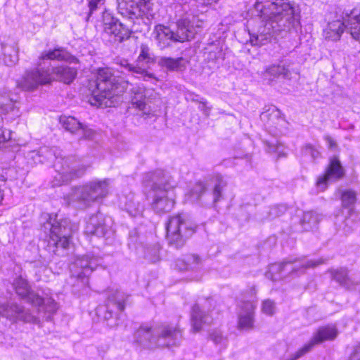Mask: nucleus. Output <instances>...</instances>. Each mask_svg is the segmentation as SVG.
<instances>
[{
  "label": "nucleus",
  "mask_w": 360,
  "mask_h": 360,
  "mask_svg": "<svg viewBox=\"0 0 360 360\" xmlns=\"http://www.w3.org/2000/svg\"><path fill=\"white\" fill-rule=\"evenodd\" d=\"M153 34L158 46L161 49L168 48L172 41L174 42L173 31L163 24H158L154 27Z\"/></svg>",
  "instance_id": "obj_9"
},
{
  "label": "nucleus",
  "mask_w": 360,
  "mask_h": 360,
  "mask_svg": "<svg viewBox=\"0 0 360 360\" xmlns=\"http://www.w3.org/2000/svg\"><path fill=\"white\" fill-rule=\"evenodd\" d=\"M325 172L334 181L342 179L345 175V169L338 156H333L330 159Z\"/></svg>",
  "instance_id": "obj_14"
},
{
  "label": "nucleus",
  "mask_w": 360,
  "mask_h": 360,
  "mask_svg": "<svg viewBox=\"0 0 360 360\" xmlns=\"http://www.w3.org/2000/svg\"><path fill=\"white\" fill-rule=\"evenodd\" d=\"M61 233L60 225H52L50 229L49 240L53 242L55 248L67 249L71 243L72 236L71 235L61 236Z\"/></svg>",
  "instance_id": "obj_13"
},
{
  "label": "nucleus",
  "mask_w": 360,
  "mask_h": 360,
  "mask_svg": "<svg viewBox=\"0 0 360 360\" xmlns=\"http://www.w3.org/2000/svg\"><path fill=\"white\" fill-rule=\"evenodd\" d=\"M3 108H4L3 105L0 104V110H1V109H3Z\"/></svg>",
  "instance_id": "obj_48"
},
{
  "label": "nucleus",
  "mask_w": 360,
  "mask_h": 360,
  "mask_svg": "<svg viewBox=\"0 0 360 360\" xmlns=\"http://www.w3.org/2000/svg\"><path fill=\"white\" fill-rule=\"evenodd\" d=\"M256 305L252 301H243L240 305L243 312L238 316L237 327L239 330H249L255 327Z\"/></svg>",
  "instance_id": "obj_6"
},
{
  "label": "nucleus",
  "mask_w": 360,
  "mask_h": 360,
  "mask_svg": "<svg viewBox=\"0 0 360 360\" xmlns=\"http://www.w3.org/2000/svg\"><path fill=\"white\" fill-rule=\"evenodd\" d=\"M265 117L268 120H272L274 119H278L283 117V115L281 111L277 108H270L264 112Z\"/></svg>",
  "instance_id": "obj_32"
},
{
  "label": "nucleus",
  "mask_w": 360,
  "mask_h": 360,
  "mask_svg": "<svg viewBox=\"0 0 360 360\" xmlns=\"http://www.w3.org/2000/svg\"><path fill=\"white\" fill-rule=\"evenodd\" d=\"M127 88V82L116 78L108 68H101L88 80L84 92L91 105L110 107L124 94Z\"/></svg>",
  "instance_id": "obj_1"
},
{
  "label": "nucleus",
  "mask_w": 360,
  "mask_h": 360,
  "mask_svg": "<svg viewBox=\"0 0 360 360\" xmlns=\"http://www.w3.org/2000/svg\"><path fill=\"white\" fill-rule=\"evenodd\" d=\"M103 1L104 3L105 0H89L88 3V7L89 9L88 17H90L92 13L97 10L98 6Z\"/></svg>",
  "instance_id": "obj_37"
},
{
  "label": "nucleus",
  "mask_w": 360,
  "mask_h": 360,
  "mask_svg": "<svg viewBox=\"0 0 360 360\" xmlns=\"http://www.w3.org/2000/svg\"><path fill=\"white\" fill-rule=\"evenodd\" d=\"M68 176L70 179H73L75 178L79 177V175L77 171H72L68 174Z\"/></svg>",
  "instance_id": "obj_43"
},
{
  "label": "nucleus",
  "mask_w": 360,
  "mask_h": 360,
  "mask_svg": "<svg viewBox=\"0 0 360 360\" xmlns=\"http://www.w3.org/2000/svg\"><path fill=\"white\" fill-rule=\"evenodd\" d=\"M346 29L352 38L360 42V8H353L346 15Z\"/></svg>",
  "instance_id": "obj_11"
},
{
  "label": "nucleus",
  "mask_w": 360,
  "mask_h": 360,
  "mask_svg": "<svg viewBox=\"0 0 360 360\" xmlns=\"http://www.w3.org/2000/svg\"><path fill=\"white\" fill-rule=\"evenodd\" d=\"M340 198L342 207L347 208L356 203V193L353 190H343L340 191Z\"/></svg>",
  "instance_id": "obj_23"
},
{
  "label": "nucleus",
  "mask_w": 360,
  "mask_h": 360,
  "mask_svg": "<svg viewBox=\"0 0 360 360\" xmlns=\"http://www.w3.org/2000/svg\"><path fill=\"white\" fill-rule=\"evenodd\" d=\"M63 49L61 48H56L52 50L43 52L39 58L41 60H62L64 59V56L62 53Z\"/></svg>",
  "instance_id": "obj_25"
},
{
  "label": "nucleus",
  "mask_w": 360,
  "mask_h": 360,
  "mask_svg": "<svg viewBox=\"0 0 360 360\" xmlns=\"http://www.w3.org/2000/svg\"><path fill=\"white\" fill-rule=\"evenodd\" d=\"M217 183L212 190L213 201L214 202L219 201L222 198V189L226 185L221 176L217 177Z\"/></svg>",
  "instance_id": "obj_26"
},
{
  "label": "nucleus",
  "mask_w": 360,
  "mask_h": 360,
  "mask_svg": "<svg viewBox=\"0 0 360 360\" xmlns=\"http://www.w3.org/2000/svg\"><path fill=\"white\" fill-rule=\"evenodd\" d=\"M6 180H7V179H6V178L4 176H2V175H1V176H0V181H1V182H3L4 184H5V183H6Z\"/></svg>",
  "instance_id": "obj_46"
},
{
  "label": "nucleus",
  "mask_w": 360,
  "mask_h": 360,
  "mask_svg": "<svg viewBox=\"0 0 360 360\" xmlns=\"http://www.w3.org/2000/svg\"><path fill=\"white\" fill-rule=\"evenodd\" d=\"M127 68H128V70L130 72L143 75L148 77L149 78L156 79V77H155V75L153 73H149L147 72V70L146 69L141 68L139 66H134L131 64H128L127 65Z\"/></svg>",
  "instance_id": "obj_35"
},
{
  "label": "nucleus",
  "mask_w": 360,
  "mask_h": 360,
  "mask_svg": "<svg viewBox=\"0 0 360 360\" xmlns=\"http://www.w3.org/2000/svg\"><path fill=\"white\" fill-rule=\"evenodd\" d=\"M174 42L184 43L191 41L195 37L192 25L188 19H180L176 22V30L173 31Z\"/></svg>",
  "instance_id": "obj_10"
},
{
  "label": "nucleus",
  "mask_w": 360,
  "mask_h": 360,
  "mask_svg": "<svg viewBox=\"0 0 360 360\" xmlns=\"http://www.w3.org/2000/svg\"><path fill=\"white\" fill-rule=\"evenodd\" d=\"M275 302L270 300V299H266L263 300L262 303V311L269 316H273L275 313Z\"/></svg>",
  "instance_id": "obj_29"
},
{
  "label": "nucleus",
  "mask_w": 360,
  "mask_h": 360,
  "mask_svg": "<svg viewBox=\"0 0 360 360\" xmlns=\"http://www.w3.org/2000/svg\"><path fill=\"white\" fill-rule=\"evenodd\" d=\"M184 58L179 57L173 58L170 57H162L160 59V65L169 70H177L180 68Z\"/></svg>",
  "instance_id": "obj_24"
},
{
  "label": "nucleus",
  "mask_w": 360,
  "mask_h": 360,
  "mask_svg": "<svg viewBox=\"0 0 360 360\" xmlns=\"http://www.w3.org/2000/svg\"><path fill=\"white\" fill-rule=\"evenodd\" d=\"M207 191L206 184L203 181H198L195 182L193 188L190 191V195L197 198H200Z\"/></svg>",
  "instance_id": "obj_28"
},
{
  "label": "nucleus",
  "mask_w": 360,
  "mask_h": 360,
  "mask_svg": "<svg viewBox=\"0 0 360 360\" xmlns=\"http://www.w3.org/2000/svg\"><path fill=\"white\" fill-rule=\"evenodd\" d=\"M271 4L274 6L275 12L272 13L269 20L271 22L285 20V22H290L294 20L295 8L289 1L282 0L279 3L273 2Z\"/></svg>",
  "instance_id": "obj_7"
},
{
  "label": "nucleus",
  "mask_w": 360,
  "mask_h": 360,
  "mask_svg": "<svg viewBox=\"0 0 360 360\" xmlns=\"http://www.w3.org/2000/svg\"><path fill=\"white\" fill-rule=\"evenodd\" d=\"M153 331V328L151 326L147 325H141L139 328L136 330V334L137 338H141L145 333H150Z\"/></svg>",
  "instance_id": "obj_38"
},
{
  "label": "nucleus",
  "mask_w": 360,
  "mask_h": 360,
  "mask_svg": "<svg viewBox=\"0 0 360 360\" xmlns=\"http://www.w3.org/2000/svg\"><path fill=\"white\" fill-rule=\"evenodd\" d=\"M166 239L170 245L181 248L198 230V225L188 221L180 212L169 216L165 224Z\"/></svg>",
  "instance_id": "obj_2"
},
{
  "label": "nucleus",
  "mask_w": 360,
  "mask_h": 360,
  "mask_svg": "<svg viewBox=\"0 0 360 360\" xmlns=\"http://www.w3.org/2000/svg\"><path fill=\"white\" fill-rule=\"evenodd\" d=\"M55 80H58L65 84H70L77 76V71L75 68L68 66H58L52 68Z\"/></svg>",
  "instance_id": "obj_15"
},
{
  "label": "nucleus",
  "mask_w": 360,
  "mask_h": 360,
  "mask_svg": "<svg viewBox=\"0 0 360 360\" xmlns=\"http://www.w3.org/2000/svg\"><path fill=\"white\" fill-rule=\"evenodd\" d=\"M117 307L120 311L124 309V303L123 302H117Z\"/></svg>",
  "instance_id": "obj_45"
},
{
  "label": "nucleus",
  "mask_w": 360,
  "mask_h": 360,
  "mask_svg": "<svg viewBox=\"0 0 360 360\" xmlns=\"http://www.w3.org/2000/svg\"><path fill=\"white\" fill-rule=\"evenodd\" d=\"M60 122L63 128L71 133L82 131L84 136H86L88 132L91 133V130L86 126L83 125L72 116L63 117Z\"/></svg>",
  "instance_id": "obj_16"
},
{
  "label": "nucleus",
  "mask_w": 360,
  "mask_h": 360,
  "mask_svg": "<svg viewBox=\"0 0 360 360\" xmlns=\"http://www.w3.org/2000/svg\"><path fill=\"white\" fill-rule=\"evenodd\" d=\"M177 332L176 328H172L169 326H165L162 331L160 332V335H158L159 338H173Z\"/></svg>",
  "instance_id": "obj_34"
},
{
  "label": "nucleus",
  "mask_w": 360,
  "mask_h": 360,
  "mask_svg": "<svg viewBox=\"0 0 360 360\" xmlns=\"http://www.w3.org/2000/svg\"><path fill=\"white\" fill-rule=\"evenodd\" d=\"M191 331L197 333L202 330L204 326H210L213 323V319L202 309L197 304L193 305L191 309Z\"/></svg>",
  "instance_id": "obj_8"
},
{
  "label": "nucleus",
  "mask_w": 360,
  "mask_h": 360,
  "mask_svg": "<svg viewBox=\"0 0 360 360\" xmlns=\"http://www.w3.org/2000/svg\"><path fill=\"white\" fill-rule=\"evenodd\" d=\"M263 74L270 81H274L279 77L288 78L290 75V70L285 65L272 64L264 68Z\"/></svg>",
  "instance_id": "obj_17"
},
{
  "label": "nucleus",
  "mask_w": 360,
  "mask_h": 360,
  "mask_svg": "<svg viewBox=\"0 0 360 360\" xmlns=\"http://www.w3.org/2000/svg\"><path fill=\"white\" fill-rule=\"evenodd\" d=\"M103 32L110 41L119 43L129 39L131 34V31L127 26L112 17L104 22Z\"/></svg>",
  "instance_id": "obj_5"
},
{
  "label": "nucleus",
  "mask_w": 360,
  "mask_h": 360,
  "mask_svg": "<svg viewBox=\"0 0 360 360\" xmlns=\"http://www.w3.org/2000/svg\"><path fill=\"white\" fill-rule=\"evenodd\" d=\"M304 148V150L306 151L309 152L311 154V155L314 156V157H316V156H318L319 155V152L318 151V150L311 143H307V144H305Z\"/></svg>",
  "instance_id": "obj_41"
},
{
  "label": "nucleus",
  "mask_w": 360,
  "mask_h": 360,
  "mask_svg": "<svg viewBox=\"0 0 360 360\" xmlns=\"http://www.w3.org/2000/svg\"><path fill=\"white\" fill-rule=\"evenodd\" d=\"M133 107L139 110H144L146 106V103L145 101V98H143L139 100H133L132 101Z\"/></svg>",
  "instance_id": "obj_39"
},
{
  "label": "nucleus",
  "mask_w": 360,
  "mask_h": 360,
  "mask_svg": "<svg viewBox=\"0 0 360 360\" xmlns=\"http://www.w3.org/2000/svg\"><path fill=\"white\" fill-rule=\"evenodd\" d=\"M18 86L23 91H32L40 85L33 70L27 72L18 82Z\"/></svg>",
  "instance_id": "obj_20"
},
{
  "label": "nucleus",
  "mask_w": 360,
  "mask_h": 360,
  "mask_svg": "<svg viewBox=\"0 0 360 360\" xmlns=\"http://www.w3.org/2000/svg\"><path fill=\"white\" fill-rule=\"evenodd\" d=\"M11 130L5 128H0V148L11 140Z\"/></svg>",
  "instance_id": "obj_36"
},
{
  "label": "nucleus",
  "mask_w": 360,
  "mask_h": 360,
  "mask_svg": "<svg viewBox=\"0 0 360 360\" xmlns=\"http://www.w3.org/2000/svg\"><path fill=\"white\" fill-rule=\"evenodd\" d=\"M98 229H101V233H104L105 232V224H104V223L99 224L98 225V226L96 228L94 232H96Z\"/></svg>",
  "instance_id": "obj_44"
},
{
  "label": "nucleus",
  "mask_w": 360,
  "mask_h": 360,
  "mask_svg": "<svg viewBox=\"0 0 360 360\" xmlns=\"http://www.w3.org/2000/svg\"><path fill=\"white\" fill-rule=\"evenodd\" d=\"M345 29L346 18L344 20H335L329 22L327 27L324 30L325 37L328 40L338 41L340 39Z\"/></svg>",
  "instance_id": "obj_12"
},
{
  "label": "nucleus",
  "mask_w": 360,
  "mask_h": 360,
  "mask_svg": "<svg viewBox=\"0 0 360 360\" xmlns=\"http://www.w3.org/2000/svg\"><path fill=\"white\" fill-rule=\"evenodd\" d=\"M150 0H117L118 7L125 13L130 14L134 13L136 9L141 11L145 8Z\"/></svg>",
  "instance_id": "obj_18"
},
{
  "label": "nucleus",
  "mask_w": 360,
  "mask_h": 360,
  "mask_svg": "<svg viewBox=\"0 0 360 360\" xmlns=\"http://www.w3.org/2000/svg\"><path fill=\"white\" fill-rule=\"evenodd\" d=\"M51 302L52 304H56V303H55V302H54V300H51Z\"/></svg>",
  "instance_id": "obj_47"
},
{
  "label": "nucleus",
  "mask_w": 360,
  "mask_h": 360,
  "mask_svg": "<svg viewBox=\"0 0 360 360\" xmlns=\"http://www.w3.org/2000/svg\"><path fill=\"white\" fill-rule=\"evenodd\" d=\"M140 49V53L136 59L137 63L146 62L148 63L153 62V59L150 56V49L147 44H141Z\"/></svg>",
  "instance_id": "obj_27"
},
{
  "label": "nucleus",
  "mask_w": 360,
  "mask_h": 360,
  "mask_svg": "<svg viewBox=\"0 0 360 360\" xmlns=\"http://www.w3.org/2000/svg\"><path fill=\"white\" fill-rule=\"evenodd\" d=\"M331 179L328 174L324 171V172L320 174L315 182V185L317 188H321L322 191H325L328 187V182Z\"/></svg>",
  "instance_id": "obj_30"
},
{
  "label": "nucleus",
  "mask_w": 360,
  "mask_h": 360,
  "mask_svg": "<svg viewBox=\"0 0 360 360\" xmlns=\"http://www.w3.org/2000/svg\"><path fill=\"white\" fill-rule=\"evenodd\" d=\"M350 360H360V342L354 346L350 354Z\"/></svg>",
  "instance_id": "obj_40"
},
{
  "label": "nucleus",
  "mask_w": 360,
  "mask_h": 360,
  "mask_svg": "<svg viewBox=\"0 0 360 360\" xmlns=\"http://www.w3.org/2000/svg\"><path fill=\"white\" fill-rule=\"evenodd\" d=\"M175 188L176 186L171 185L167 179L153 186V191H160L162 193L155 196L151 203L153 208L158 213H166L174 207L176 198Z\"/></svg>",
  "instance_id": "obj_3"
},
{
  "label": "nucleus",
  "mask_w": 360,
  "mask_h": 360,
  "mask_svg": "<svg viewBox=\"0 0 360 360\" xmlns=\"http://www.w3.org/2000/svg\"><path fill=\"white\" fill-rule=\"evenodd\" d=\"M328 143V146L330 148H335L337 147V143H336V141L330 136H327L326 138Z\"/></svg>",
  "instance_id": "obj_42"
},
{
  "label": "nucleus",
  "mask_w": 360,
  "mask_h": 360,
  "mask_svg": "<svg viewBox=\"0 0 360 360\" xmlns=\"http://www.w3.org/2000/svg\"><path fill=\"white\" fill-rule=\"evenodd\" d=\"M338 333V329L334 324H327L319 327L310 342L300 348L290 360H297L309 352L316 345L333 340L337 337Z\"/></svg>",
  "instance_id": "obj_4"
},
{
  "label": "nucleus",
  "mask_w": 360,
  "mask_h": 360,
  "mask_svg": "<svg viewBox=\"0 0 360 360\" xmlns=\"http://www.w3.org/2000/svg\"><path fill=\"white\" fill-rule=\"evenodd\" d=\"M28 301L32 305L40 308L44 305V299L38 294L32 293L28 296Z\"/></svg>",
  "instance_id": "obj_33"
},
{
  "label": "nucleus",
  "mask_w": 360,
  "mask_h": 360,
  "mask_svg": "<svg viewBox=\"0 0 360 360\" xmlns=\"http://www.w3.org/2000/svg\"><path fill=\"white\" fill-rule=\"evenodd\" d=\"M41 86L51 84L55 81L52 68H38L33 70Z\"/></svg>",
  "instance_id": "obj_21"
},
{
  "label": "nucleus",
  "mask_w": 360,
  "mask_h": 360,
  "mask_svg": "<svg viewBox=\"0 0 360 360\" xmlns=\"http://www.w3.org/2000/svg\"><path fill=\"white\" fill-rule=\"evenodd\" d=\"M90 193L95 200L105 198L108 193V184L105 181L94 183L90 188Z\"/></svg>",
  "instance_id": "obj_22"
},
{
  "label": "nucleus",
  "mask_w": 360,
  "mask_h": 360,
  "mask_svg": "<svg viewBox=\"0 0 360 360\" xmlns=\"http://www.w3.org/2000/svg\"><path fill=\"white\" fill-rule=\"evenodd\" d=\"M15 292L21 297H26L30 294V287L27 283L22 282L15 287Z\"/></svg>",
  "instance_id": "obj_31"
},
{
  "label": "nucleus",
  "mask_w": 360,
  "mask_h": 360,
  "mask_svg": "<svg viewBox=\"0 0 360 360\" xmlns=\"http://www.w3.org/2000/svg\"><path fill=\"white\" fill-rule=\"evenodd\" d=\"M200 258L195 254H187L183 258L175 261V268L179 271H186L198 265Z\"/></svg>",
  "instance_id": "obj_19"
}]
</instances>
